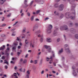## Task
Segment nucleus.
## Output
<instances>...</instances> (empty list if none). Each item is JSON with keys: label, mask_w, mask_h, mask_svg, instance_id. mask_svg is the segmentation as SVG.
I'll list each match as a JSON object with an SVG mask.
<instances>
[{"label": "nucleus", "mask_w": 78, "mask_h": 78, "mask_svg": "<svg viewBox=\"0 0 78 78\" xmlns=\"http://www.w3.org/2000/svg\"><path fill=\"white\" fill-rule=\"evenodd\" d=\"M53 28V26L52 25H49L48 26V30L47 32L48 34H50L51 32V29Z\"/></svg>", "instance_id": "1"}, {"label": "nucleus", "mask_w": 78, "mask_h": 78, "mask_svg": "<svg viewBox=\"0 0 78 78\" xmlns=\"http://www.w3.org/2000/svg\"><path fill=\"white\" fill-rule=\"evenodd\" d=\"M69 13H66L65 15V16H66V17L67 19H69V18H70V17L71 19H72L73 20V19H75V17H73V16L70 17V15H69Z\"/></svg>", "instance_id": "2"}, {"label": "nucleus", "mask_w": 78, "mask_h": 78, "mask_svg": "<svg viewBox=\"0 0 78 78\" xmlns=\"http://www.w3.org/2000/svg\"><path fill=\"white\" fill-rule=\"evenodd\" d=\"M60 29L61 30H68V28L67 27V26H64L63 27H60Z\"/></svg>", "instance_id": "3"}, {"label": "nucleus", "mask_w": 78, "mask_h": 78, "mask_svg": "<svg viewBox=\"0 0 78 78\" xmlns=\"http://www.w3.org/2000/svg\"><path fill=\"white\" fill-rule=\"evenodd\" d=\"M44 47L45 48H48V52H50L51 51V48L50 46H47V45H45Z\"/></svg>", "instance_id": "4"}, {"label": "nucleus", "mask_w": 78, "mask_h": 78, "mask_svg": "<svg viewBox=\"0 0 78 78\" xmlns=\"http://www.w3.org/2000/svg\"><path fill=\"white\" fill-rule=\"evenodd\" d=\"M36 2H37V3L39 4H43L44 1L42 0H35Z\"/></svg>", "instance_id": "5"}, {"label": "nucleus", "mask_w": 78, "mask_h": 78, "mask_svg": "<svg viewBox=\"0 0 78 78\" xmlns=\"http://www.w3.org/2000/svg\"><path fill=\"white\" fill-rule=\"evenodd\" d=\"M52 57H51L50 58H48V57H47L46 58V60L47 61H52Z\"/></svg>", "instance_id": "6"}, {"label": "nucleus", "mask_w": 78, "mask_h": 78, "mask_svg": "<svg viewBox=\"0 0 78 78\" xmlns=\"http://www.w3.org/2000/svg\"><path fill=\"white\" fill-rule=\"evenodd\" d=\"M64 8V5L62 4L60 6L59 10L60 11H62Z\"/></svg>", "instance_id": "7"}, {"label": "nucleus", "mask_w": 78, "mask_h": 78, "mask_svg": "<svg viewBox=\"0 0 78 78\" xmlns=\"http://www.w3.org/2000/svg\"><path fill=\"white\" fill-rule=\"evenodd\" d=\"M47 42H52L51 39L50 38H48L46 40Z\"/></svg>", "instance_id": "8"}, {"label": "nucleus", "mask_w": 78, "mask_h": 78, "mask_svg": "<svg viewBox=\"0 0 78 78\" xmlns=\"http://www.w3.org/2000/svg\"><path fill=\"white\" fill-rule=\"evenodd\" d=\"M63 48H62L61 50H59L58 54H60V53H61L63 52Z\"/></svg>", "instance_id": "9"}, {"label": "nucleus", "mask_w": 78, "mask_h": 78, "mask_svg": "<svg viewBox=\"0 0 78 78\" xmlns=\"http://www.w3.org/2000/svg\"><path fill=\"white\" fill-rule=\"evenodd\" d=\"M6 0H0V2L1 3V4L2 5V4H3V3H4V2H5Z\"/></svg>", "instance_id": "10"}, {"label": "nucleus", "mask_w": 78, "mask_h": 78, "mask_svg": "<svg viewBox=\"0 0 78 78\" xmlns=\"http://www.w3.org/2000/svg\"><path fill=\"white\" fill-rule=\"evenodd\" d=\"M29 42H28V40L26 39L25 41V44H27V45H28V43Z\"/></svg>", "instance_id": "11"}, {"label": "nucleus", "mask_w": 78, "mask_h": 78, "mask_svg": "<svg viewBox=\"0 0 78 78\" xmlns=\"http://www.w3.org/2000/svg\"><path fill=\"white\" fill-rule=\"evenodd\" d=\"M34 16H32L30 18V20H31V21H33V20H34Z\"/></svg>", "instance_id": "12"}, {"label": "nucleus", "mask_w": 78, "mask_h": 78, "mask_svg": "<svg viewBox=\"0 0 78 78\" xmlns=\"http://www.w3.org/2000/svg\"><path fill=\"white\" fill-rule=\"evenodd\" d=\"M33 63L34 64H37V60H35L34 61Z\"/></svg>", "instance_id": "13"}, {"label": "nucleus", "mask_w": 78, "mask_h": 78, "mask_svg": "<svg viewBox=\"0 0 78 78\" xmlns=\"http://www.w3.org/2000/svg\"><path fill=\"white\" fill-rule=\"evenodd\" d=\"M30 71L28 70L26 72V75H30Z\"/></svg>", "instance_id": "14"}, {"label": "nucleus", "mask_w": 78, "mask_h": 78, "mask_svg": "<svg viewBox=\"0 0 78 78\" xmlns=\"http://www.w3.org/2000/svg\"><path fill=\"white\" fill-rule=\"evenodd\" d=\"M18 42H16L14 43V44L15 46H17V45H18Z\"/></svg>", "instance_id": "15"}, {"label": "nucleus", "mask_w": 78, "mask_h": 78, "mask_svg": "<svg viewBox=\"0 0 78 78\" xmlns=\"http://www.w3.org/2000/svg\"><path fill=\"white\" fill-rule=\"evenodd\" d=\"M71 30L72 32V33H75V30H74V29L73 28H72L71 29Z\"/></svg>", "instance_id": "16"}, {"label": "nucleus", "mask_w": 78, "mask_h": 78, "mask_svg": "<svg viewBox=\"0 0 78 78\" xmlns=\"http://www.w3.org/2000/svg\"><path fill=\"white\" fill-rule=\"evenodd\" d=\"M16 33H14V32H13L12 33V34L11 36H16Z\"/></svg>", "instance_id": "17"}, {"label": "nucleus", "mask_w": 78, "mask_h": 78, "mask_svg": "<svg viewBox=\"0 0 78 78\" xmlns=\"http://www.w3.org/2000/svg\"><path fill=\"white\" fill-rule=\"evenodd\" d=\"M6 25V24L5 23H3L1 25L2 27H5Z\"/></svg>", "instance_id": "18"}, {"label": "nucleus", "mask_w": 78, "mask_h": 78, "mask_svg": "<svg viewBox=\"0 0 78 78\" xmlns=\"http://www.w3.org/2000/svg\"><path fill=\"white\" fill-rule=\"evenodd\" d=\"M75 38L78 39V34H76L75 35Z\"/></svg>", "instance_id": "19"}, {"label": "nucleus", "mask_w": 78, "mask_h": 78, "mask_svg": "<svg viewBox=\"0 0 78 78\" xmlns=\"http://www.w3.org/2000/svg\"><path fill=\"white\" fill-rule=\"evenodd\" d=\"M40 11H41V10H38L37 11L36 13L37 14H39V12H40Z\"/></svg>", "instance_id": "20"}, {"label": "nucleus", "mask_w": 78, "mask_h": 78, "mask_svg": "<svg viewBox=\"0 0 78 78\" xmlns=\"http://www.w3.org/2000/svg\"><path fill=\"white\" fill-rule=\"evenodd\" d=\"M11 16V14L9 13V15H8L7 16V17H9Z\"/></svg>", "instance_id": "21"}, {"label": "nucleus", "mask_w": 78, "mask_h": 78, "mask_svg": "<svg viewBox=\"0 0 78 78\" xmlns=\"http://www.w3.org/2000/svg\"><path fill=\"white\" fill-rule=\"evenodd\" d=\"M16 47L15 46V47H13L12 48V51H14V50H16Z\"/></svg>", "instance_id": "22"}, {"label": "nucleus", "mask_w": 78, "mask_h": 78, "mask_svg": "<svg viewBox=\"0 0 78 78\" xmlns=\"http://www.w3.org/2000/svg\"><path fill=\"white\" fill-rule=\"evenodd\" d=\"M73 74L74 76H76V74L75 72V71L73 70Z\"/></svg>", "instance_id": "23"}, {"label": "nucleus", "mask_w": 78, "mask_h": 78, "mask_svg": "<svg viewBox=\"0 0 78 78\" xmlns=\"http://www.w3.org/2000/svg\"><path fill=\"white\" fill-rule=\"evenodd\" d=\"M26 30V29H23L22 31L23 33H24L25 32Z\"/></svg>", "instance_id": "24"}, {"label": "nucleus", "mask_w": 78, "mask_h": 78, "mask_svg": "<svg viewBox=\"0 0 78 78\" xmlns=\"http://www.w3.org/2000/svg\"><path fill=\"white\" fill-rule=\"evenodd\" d=\"M65 50L66 51H68V52L70 53V51L69 50V48H67V49H66Z\"/></svg>", "instance_id": "25"}, {"label": "nucleus", "mask_w": 78, "mask_h": 78, "mask_svg": "<svg viewBox=\"0 0 78 78\" xmlns=\"http://www.w3.org/2000/svg\"><path fill=\"white\" fill-rule=\"evenodd\" d=\"M29 75H26L25 78H29Z\"/></svg>", "instance_id": "26"}, {"label": "nucleus", "mask_w": 78, "mask_h": 78, "mask_svg": "<svg viewBox=\"0 0 78 78\" xmlns=\"http://www.w3.org/2000/svg\"><path fill=\"white\" fill-rule=\"evenodd\" d=\"M27 15L29 16V17H30V13L29 12H28L27 13Z\"/></svg>", "instance_id": "27"}, {"label": "nucleus", "mask_w": 78, "mask_h": 78, "mask_svg": "<svg viewBox=\"0 0 78 78\" xmlns=\"http://www.w3.org/2000/svg\"><path fill=\"white\" fill-rule=\"evenodd\" d=\"M2 59L4 60L5 59V56H2L1 58Z\"/></svg>", "instance_id": "28"}, {"label": "nucleus", "mask_w": 78, "mask_h": 78, "mask_svg": "<svg viewBox=\"0 0 78 78\" xmlns=\"http://www.w3.org/2000/svg\"><path fill=\"white\" fill-rule=\"evenodd\" d=\"M4 63L5 64H7V65L9 64L8 62L7 61L4 62Z\"/></svg>", "instance_id": "29"}, {"label": "nucleus", "mask_w": 78, "mask_h": 78, "mask_svg": "<svg viewBox=\"0 0 78 78\" xmlns=\"http://www.w3.org/2000/svg\"><path fill=\"white\" fill-rule=\"evenodd\" d=\"M4 50V49L2 47L0 48V50Z\"/></svg>", "instance_id": "30"}, {"label": "nucleus", "mask_w": 78, "mask_h": 78, "mask_svg": "<svg viewBox=\"0 0 78 78\" xmlns=\"http://www.w3.org/2000/svg\"><path fill=\"white\" fill-rule=\"evenodd\" d=\"M19 45L20 46H22V45H23L22 43H21L20 42V43H19Z\"/></svg>", "instance_id": "31"}, {"label": "nucleus", "mask_w": 78, "mask_h": 78, "mask_svg": "<svg viewBox=\"0 0 78 78\" xmlns=\"http://www.w3.org/2000/svg\"><path fill=\"white\" fill-rule=\"evenodd\" d=\"M5 34H2V35H1V36L2 37H5Z\"/></svg>", "instance_id": "32"}, {"label": "nucleus", "mask_w": 78, "mask_h": 78, "mask_svg": "<svg viewBox=\"0 0 78 78\" xmlns=\"http://www.w3.org/2000/svg\"><path fill=\"white\" fill-rule=\"evenodd\" d=\"M44 73V70H43L41 72V74H43V73Z\"/></svg>", "instance_id": "33"}, {"label": "nucleus", "mask_w": 78, "mask_h": 78, "mask_svg": "<svg viewBox=\"0 0 78 78\" xmlns=\"http://www.w3.org/2000/svg\"><path fill=\"white\" fill-rule=\"evenodd\" d=\"M17 23H18V21H17V22H16L13 25V26L16 25V24H17Z\"/></svg>", "instance_id": "34"}, {"label": "nucleus", "mask_w": 78, "mask_h": 78, "mask_svg": "<svg viewBox=\"0 0 78 78\" xmlns=\"http://www.w3.org/2000/svg\"><path fill=\"white\" fill-rule=\"evenodd\" d=\"M18 49H20L21 48V46H18L17 47Z\"/></svg>", "instance_id": "35"}, {"label": "nucleus", "mask_w": 78, "mask_h": 78, "mask_svg": "<svg viewBox=\"0 0 78 78\" xmlns=\"http://www.w3.org/2000/svg\"><path fill=\"white\" fill-rule=\"evenodd\" d=\"M34 1H32V2H30V5H32V4H33V2Z\"/></svg>", "instance_id": "36"}, {"label": "nucleus", "mask_w": 78, "mask_h": 78, "mask_svg": "<svg viewBox=\"0 0 78 78\" xmlns=\"http://www.w3.org/2000/svg\"><path fill=\"white\" fill-rule=\"evenodd\" d=\"M25 38V35H24V36H23L22 37V39H23V38Z\"/></svg>", "instance_id": "37"}, {"label": "nucleus", "mask_w": 78, "mask_h": 78, "mask_svg": "<svg viewBox=\"0 0 78 78\" xmlns=\"http://www.w3.org/2000/svg\"><path fill=\"white\" fill-rule=\"evenodd\" d=\"M27 60H25L23 62V63H25L26 62H27Z\"/></svg>", "instance_id": "38"}, {"label": "nucleus", "mask_w": 78, "mask_h": 78, "mask_svg": "<svg viewBox=\"0 0 78 78\" xmlns=\"http://www.w3.org/2000/svg\"><path fill=\"white\" fill-rule=\"evenodd\" d=\"M64 17V15H62V16H60V18L62 19Z\"/></svg>", "instance_id": "39"}, {"label": "nucleus", "mask_w": 78, "mask_h": 78, "mask_svg": "<svg viewBox=\"0 0 78 78\" xmlns=\"http://www.w3.org/2000/svg\"><path fill=\"white\" fill-rule=\"evenodd\" d=\"M19 70H20V72H22V71H23L22 69L20 68V69Z\"/></svg>", "instance_id": "40"}, {"label": "nucleus", "mask_w": 78, "mask_h": 78, "mask_svg": "<svg viewBox=\"0 0 78 78\" xmlns=\"http://www.w3.org/2000/svg\"><path fill=\"white\" fill-rule=\"evenodd\" d=\"M65 47L66 48V47H69V46H68V45L67 44H65Z\"/></svg>", "instance_id": "41"}, {"label": "nucleus", "mask_w": 78, "mask_h": 78, "mask_svg": "<svg viewBox=\"0 0 78 78\" xmlns=\"http://www.w3.org/2000/svg\"><path fill=\"white\" fill-rule=\"evenodd\" d=\"M60 41V39L59 38H58L57 40V42H59Z\"/></svg>", "instance_id": "42"}, {"label": "nucleus", "mask_w": 78, "mask_h": 78, "mask_svg": "<svg viewBox=\"0 0 78 78\" xmlns=\"http://www.w3.org/2000/svg\"><path fill=\"white\" fill-rule=\"evenodd\" d=\"M20 52H17V55H18V56H19V55H20Z\"/></svg>", "instance_id": "43"}, {"label": "nucleus", "mask_w": 78, "mask_h": 78, "mask_svg": "<svg viewBox=\"0 0 78 78\" xmlns=\"http://www.w3.org/2000/svg\"><path fill=\"white\" fill-rule=\"evenodd\" d=\"M48 19H49V18L47 17L45 18V20H48Z\"/></svg>", "instance_id": "44"}, {"label": "nucleus", "mask_w": 78, "mask_h": 78, "mask_svg": "<svg viewBox=\"0 0 78 78\" xmlns=\"http://www.w3.org/2000/svg\"><path fill=\"white\" fill-rule=\"evenodd\" d=\"M5 69H8V66H5Z\"/></svg>", "instance_id": "45"}, {"label": "nucleus", "mask_w": 78, "mask_h": 78, "mask_svg": "<svg viewBox=\"0 0 78 78\" xmlns=\"http://www.w3.org/2000/svg\"><path fill=\"white\" fill-rule=\"evenodd\" d=\"M39 20L38 19H35V21H39Z\"/></svg>", "instance_id": "46"}, {"label": "nucleus", "mask_w": 78, "mask_h": 78, "mask_svg": "<svg viewBox=\"0 0 78 78\" xmlns=\"http://www.w3.org/2000/svg\"><path fill=\"white\" fill-rule=\"evenodd\" d=\"M69 25L70 27H71L72 25H73V24L72 23H70L69 24Z\"/></svg>", "instance_id": "47"}, {"label": "nucleus", "mask_w": 78, "mask_h": 78, "mask_svg": "<svg viewBox=\"0 0 78 78\" xmlns=\"http://www.w3.org/2000/svg\"><path fill=\"white\" fill-rule=\"evenodd\" d=\"M27 44H24V47H27Z\"/></svg>", "instance_id": "48"}, {"label": "nucleus", "mask_w": 78, "mask_h": 78, "mask_svg": "<svg viewBox=\"0 0 78 78\" xmlns=\"http://www.w3.org/2000/svg\"><path fill=\"white\" fill-rule=\"evenodd\" d=\"M23 61V59L21 58L20 59V61L22 62Z\"/></svg>", "instance_id": "49"}, {"label": "nucleus", "mask_w": 78, "mask_h": 78, "mask_svg": "<svg viewBox=\"0 0 78 78\" xmlns=\"http://www.w3.org/2000/svg\"><path fill=\"white\" fill-rule=\"evenodd\" d=\"M17 39L16 40V41H19L20 40V39L19 38V37H17Z\"/></svg>", "instance_id": "50"}, {"label": "nucleus", "mask_w": 78, "mask_h": 78, "mask_svg": "<svg viewBox=\"0 0 78 78\" xmlns=\"http://www.w3.org/2000/svg\"><path fill=\"white\" fill-rule=\"evenodd\" d=\"M33 62V61L32 60H30V63H33V62Z\"/></svg>", "instance_id": "51"}, {"label": "nucleus", "mask_w": 78, "mask_h": 78, "mask_svg": "<svg viewBox=\"0 0 78 78\" xmlns=\"http://www.w3.org/2000/svg\"><path fill=\"white\" fill-rule=\"evenodd\" d=\"M40 41L41 42H42V41H43V38H41L40 39Z\"/></svg>", "instance_id": "52"}, {"label": "nucleus", "mask_w": 78, "mask_h": 78, "mask_svg": "<svg viewBox=\"0 0 78 78\" xmlns=\"http://www.w3.org/2000/svg\"><path fill=\"white\" fill-rule=\"evenodd\" d=\"M13 75H14V76H16V73H14Z\"/></svg>", "instance_id": "53"}, {"label": "nucleus", "mask_w": 78, "mask_h": 78, "mask_svg": "<svg viewBox=\"0 0 78 78\" xmlns=\"http://www.w3.org/2000/svg\"><path fill=\"white\" fill-rule=\"evenodd\" d=\"M7 50H9V48L8 47L7 48V49H6Z\"/></svg>", "instance_id": "54"}, {"label": "nucleus", "mask_w": 78, "mask_h": 78, "mask_svg": "<svg viewBox=\"0 0 78 78\" xmlns=\"http://www.w3.org/2000/svg\"><path fill=\"white\" fill-rule=\"evenodd\" d=\"M4 20H5V17H3V19H2V21H4Z\"/></svg>", "instance_id": "55"}, {"label": "nucleus", "mask_w": 78, "mask_h": 78, "mask_svg": "<svg viewBox=\"0 0 78 78\" xmlns=\"http://www.w3.org/2000/svg\"><path fill=\"white\" fill-rule=\"evenodd\" d=\"M48 69H45V71H46V72H48Z\"/></svg>", "instance_id": "56"}, {"label": "nucleus", "mask_w": 78, "mask_h": 78, "mask_svg": "<svg viewBox=\"0 0 78 78\" xmlns=\"http://www.w3.org/2000/svg\"><path fill=\"white\" fill-rule=\"evenodd\" d=\"M10 62H11V63H12V64H14V62L12 61H11Z\"/></svg>", "instance_id": "57"}, {"label": "nucleus", "mask_w": 78, "mask_h": 78, "mask_svg": "<svg viewBox=\"0 0 78 78\" xmlns=\"http://www.w3.org/2000/svg\"><path fill=\"white\" fill-rule=\"evenodd\" d=\"M14 69H15V70H16V69H17V66H15V67Z\"/></svg>", "instance_id": "58"}, {"label": "nucleus", "mask_w": 78, "mask_h": 78, "mask_svg": "<svg viewBox=\"0 0 78 78\" xmlns=\"http://www.w3.org/2000/svg\"><path fill=\"white\" fill-rule=\"evenodd\" d=\"M52 73H56V72L55 71H52Z\"/></svg>", "instance_id": "59"}, {"label": "nucleus", "mask_w": 78, "mask_h": 78, "mask_svg": "<svg viewBox=\"0 0 78 78\" xmlns=\"http://www.w3.org/2000/svg\"><path fill=\"white\" fill-rule=\"evenodd\" d=\"M23 15H24V14H23V13L21 14V16H23Z\"/></svg>", "instance_id": "60"}, {"label": "nucleus", "mask_w": 78, "mask_h": 78, "mask_svg": "<svg viewBox=\"0 0 78 78\" xmlns=\"http://www.w3.org/2000/svg\"><path fill=\"white\" fill-rule=\"evenodd\" d=\"M2 62H3V60H0V63H2Z\"/></svg>", "instance_id": "61"}, {"label": "nucleus", "mask_w": 78, "mask_h": 78, "mask_svg": "<svg viewBox=\"0 0 78 78\" xmlns=\"http://www.w3.org/2000/svg\"><path fill=\"white\" fill-rule=\"evenodd\" d=\"M28 57V54H27L25 56V58H27Z\"/></svg>", "instance_id": "62"}, {"label": "nucleus", "mask_w": 78, "mask_h": 78, "mask_svg": "<svg viewBox=\"0 0 78 78\" xmlns=\"http://www.w3.org/2000/svg\"><path fill=\"white\" fill-rule=\"evenodd\" d=\"M22 9H21L20 12V13H22Z\"/></svg>", "instance_id": "63"}, {"label": "nucleus", "mask_w": 78, "mask_h": 78, "mask_svg": "<svg viewBox=\"0 0 78 78\" xmlns=\"http://www.w3.org/2000/svg\"><path fill=\"white\" fill-rule=\"evenodd\" d=\"M17 76H15V78H17Z\"/></svg>", "instance_id": "64"}]
</instances>
